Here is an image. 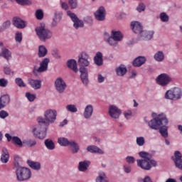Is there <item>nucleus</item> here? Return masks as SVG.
Wrapping results in <instances>:
<instances>
[{
    "mask_svg": "<svg viewBox=\"0 0 182 182\" xmlns=\"http://www.w3.org/2000/svg\"><path fill=\"white\" fill-rule=\"evenodd\" d=\"M44 118L43 117H38L37 122L38 124H36L33 127L32 132L36 137L43 140L46 137V128L42 127V124L45 126H50L56 122V117H58V111L56 109H48L44 112Z\"/></svg>",
    "mask_w": 182,
    "mask_h": 182,
    "instance_id": "1",
    "label": "nucleus"
},
{
    "mask_svg": "<svg viewBox=\"0 0 182 182\" xmlns=\"http://www.w3.org/2000/svg\"><path fill=\"white\" fill-rule=\"evenodd\" d=\"M154 117L149 122H148V126L151 130H159L161 136L165 139L168 137V118L165 113L157 114L156 112L152 113Z\"/></svg>",
    "mask_w": 182,
    "mask_h": 182,
    "instance_id": "2",
    "label": "nucleus"
},
{
    "mask_svg": "<svg viewBox=\"0 0 182 182\" xmlns=\"http://www.w3.org/2000/svg\"><path fill=\"white\" fill-rule=\"evenodd\" d=\"M78 65L80 79L83 85H89V73L87 68L90 66V57L86 52L81 53L78 56Z\"/></svg>",
    "mask_w": 182,
    "mask_h": 182,
    "instance_id": "3",
    "label": "nucleus"
},
{
    "mask_svg": "<svg viewBox=\"0 0 182 182\" xmlns=\"http://www.w3.org/2000/svg\"><path fill=\"white\" fill-rule=\"evenodd\" d=\"M131 28L133 33L138 35L139 41H150L154 35V31H153L143 30V26H141V23L139 21L131 22Z\"/></svg>",
    "mask_w": 182,
    "mask_h": 182,
    "instance_id": "4",
    "label": "nucleus"
},
{
    "mask_svg": "<svg viewBox=\"0 0 182 182\" xmlns=\"http://www.w3.org/2000/svg\"><path fill=\"white\" fill-rule=\"evenodd\" d=\"M139 156L144 159H137V166L143 170H150L152 166L156 167L157 166V161L153 159V155L151 154L146 151H140Z\"/></svg>",
    "mask_w": 182,
    "mask_h": 182,
    "instance_id": "5",
    "label": "nucleus"
},
{
    "mask_svg": "<svg viewBox=\"0 0 182 182\" xmlns=\"http://www.w3.org/2000/svg\"><path fill=\"white\" fill-rule=\"evenodd\" d=\"M123 33L119 30H112L111 35L107 31L104 33V41L110 46L116 48L117 46V42H122L123 41Z\"/></svg>",
    "mask_w": 182,
    "mask_h": 182,
    "instance_id": "6",
    "label": "nucleus"
},
{
    "mask_svg": "<svg viewBox=\"0 0 182 182\" xmlns=\"http://www.w3.org/2000/svg\"><path fill=\"white\" fill-rule=\"evenodd\" d=\"M35 32L41 42H46V41L51 39L53 36V32L46 27V24L43 22L36 27Z\"/></svg>",
    "mask_w": 182,
    "mask_h": 182,
    "instance_id": "7",
    "label": "nucleus"
},
{
    "mask_svg": "<svg viewBox=\"0 0 182 182\" xmlns=\"http://www.w3.org/2000/svg\"><path fill=\"white\" fill-rule=\"evenodd\" d=\"M15 173L17 181H28L32 177V171L26 167L21 166L18 164H15Z\"/></svg>",
    "mask_w": 182,
    "mask_h": 182,
    "instance_id": "8",
    "label": "nucleus"
},
{
    "mask_svg": "<svg viewBox=\"0 0 182 182\" xmlns=\"http://www.w3.org/2000/svg\"><path fill=\"white\" fill-rule=\"evenodd\" d=\"M181 97L182 90L179 87L172 88L165 93V99L167 100H180Z\"/></svg>",
    "mask_w": 182,
    "mask_h": 182,
    "instance_id": "9",
    "label": "nucleus"
},
{
    "mask_svg": "<svg viewBox=\"0 0 182 182\" xmlns=\"http://www.w3.org/2000/svg\"><path fill=\"white\" fill-rule=\"evenodd\" d=\"M171 80H173V79L167 73L160 74L156 79L157 85H159V86H161L162 87L167 86Z\"/></svg>",
    "mask_w": 182,
    "mask_h": 182,
    "instance_id": "10",
    "label": "nucleus"
},
{
    "mask_svg": "<svg viewBox=\"0 0 182 182\" xmlns=\"http://www.w3.org/2000/svg\"><path fill=\"white\" fill-rule=\"evenodd\" d=\"M67 15L73 22V27L75 29H79V28H83V26H85V23L83 22V21L79 19V18H77V16L73 12L68 11Z\"/></svg>",
    "mask_w": 182,
    "mask_h": 182,
    "instance_id": "11",
    "label": "nucleus"
},
{
    "mask_svg": "<svg viewBox=\"0 0 182 182\" xmlns=\"http://www.w3.org/2000/svg\"><path fill=\"white\" fill-rule=\"evenodd\" d=\"M54 86L55 90L60 94L65 93V90H66V88L68 87L65 80L60 77L55 79Z\"/></svg>",
    "mask_w": 182,
    "mask_h": 182,
    "instance_id": "12",
    "label": "nucleus"
},
{
    "mask_svg": "<svg viewBox=\"0 0 182 182\" xmlns=\"http://www.w3.org/2000/svg\"><path fill=\"white\" fill-rule=\"evenodd\" d=\"M49 62H50L49 58H46L41 62L39 68L34 66L33 70L34 75H36L37 73H42L43 72H46V70H48V65H49Z\"/></svg>",
    "mask_w": 182,
    "mask_h": 182,
    "instance_id": "13",
    "label": "nucleus"
},
{
    "mask_svg": "<svg viewBox=\"0 0 182 182\" xmlns=\"http://www.w3.org/2000/svg\"><path fill=\"white\" fill-rule=\"evenodd\" d=\"M108 114L112 117V119H119L120 117V114H122V109L116 105H109L108 108Z\"/></svg>",
    "mask_w": 182,
    "mask_h": 182,
    "instance_id": "14",
    "label": "nucleus"
},
{
    "mask_svg": "<svg viewBox=\"0 0 182 182\" xmlns=\"http://www.w3.org/2000/svg\"><path fill=\"white\" fill-rule=\"evenodd\" d=\"M94 15L97 21H103L106 19V9L102 6H100Z\"/></svg>",
    "mask_w": 182,
    "mask_h": 182,
    "instance_id": "15",
    "label": "nucleus"
},
{
    "mask_svg": "<svg viewBox=\"0 0 182 182\" xmlns=\"http://www.w3.org/2000/svg\"><path fill=\"white\" fill-rule=\"evenodd\" d=\"M13 25L17 29H25V27L27 26L26 21L19 17H14L13 18Z\"/></svg>",
    "mask_w": 182,
    "mask_h": 182,
    "instance_id": "16",
    "label": "nucleus"
},
{
    "mask_svg": "<svg viewBox=\"0 0 182 182\" xmlns=\"http://www.w3.org/2000/svg\"><path fill=\"white\" fill-rule=\"evenodd\" d=\"M93 105L90 104L87 105L84 109L83 117L87 120H89V119H92V117L93 116Z\"/></svg>",
    "mask_w": 182,
    "mask_h": 182,
    "instance_id": "17",
    "label": "nucleus"
},
{
    "mask_svg": "<svg viewBox=\"0 0 182 182\" xmlns=\"http://www.w3.org/2000/svg\"><path fill=\"white\" fill-rule=\"evenodd\" d=\"M182 155L181 152L179 151H176L174 153V157L173 158V160L174 161L176 167L179 168V170H182Z\"/></svg>",
    "mask_w": 182,
    "mask_h": 182,
    "instance_id": "18",
    "label": "nucleus"
},
{
    "mask_svg": "<svg viewBox=\"0 0 182 182\" xmlns=\"http://www.w3.org/2000/svg\"><path fill=\"white\" fill-rule=\"evenodd\" d=\"M9 103H11V97H9V95L6 94L2 95L0 97V109L6 107Z\"/></svg>",
    "mask_w": 182,
    "mask_h": 182,
    "instance_id": "19",
    "label": "nucleus"
},
{
    "mask_svg": "<svg viewBox=\"0 0 182 182\" xmlns=\"http://www.w3.org/2000/svg\"><path fill=\"white\" fill-rule=\"evenodd\" d=\"M146 60H147L146 57L139 56L133 60L132 65L134 68H140V66H143L146 63Z\"/></svg>",
    "mask_w": 182,
    "mask_h": 182,
    "instance_id": "20",
    "label": "nucleus"
},
{
    "mask_svg": "<svg viewBox=\"0 0 182 182\" xmlns=\"http://www.w3.org/2000/svg\"><path fill=\"white\" fill-rule=\"evenodd\" d=\"M68 146L72 154H77V153H79V150H80V146H79L78 143L72 140L70 141Z\"/></svg>",
    "mask_w": 182,
    "mask_h": 182,
    "instance_id": "21",
    "label": "nucleus"
},
{
    "mask_svg": "<svg viewBox=\"0 0 182 182\" xmlns=\"http://www.w3.org/2000/svg\"><path fill=\"white\" fill-rule=\"evenodd\" d=\"M0 161L3 164H6L9 161V151L6 148L2 149Z\"/></svg>",
    "mask_w": 182,
    "mask_h": 182,
    "instance_id": "22",
    "label": "nucleus"
},
{
    "mask_svg": "<svg viewBox=\"0 0 182 182\" xmlns=\"http://www.w3.org/2000/svg\"><path fill=\"white\" fill-rule=\"evenodd\" d=\"M117 76L123 77L127 73V68L126 65L121 64L119 66L117 67L115 69Z\"/></svg>",
    "mask_w": 182,
    "mask_h": 182,
    "instance_id": "23",
    "label": "nucleus"
},
{
    "mask_svg": "<svg viewBox=\"0 0 182 182\" xmlns=\"http://www.w3.org/2000/svg\"><path fill=\"white\" fill-rule=\"evenodd\" d=\"M60 21H62V12L55 13L53 22L51 23L52 28H56Z\"/></svg>",
    "mask_w": 182,
    "mask_h": 182,
    "instance_id": "24",
    "label": "nucleus"
},
{
    "mask_svg": "<svg viewBox=\"0 0 182 182\" xmlns=\"http://www.w3.org/2000/svg\"><path fill=\"white\" fill-rule=\"evenodd\" d=\"M29 85L33 87V89H35L37 90L38 89H41L42 87V81L39 80H33V79H30L28 80Z\"/></svg>",
    "mask_w": 182,
    "mask_h": 182,
    "instance_id": "25",
    "label": "nucleus"
},
{
    "mask_svg": "<svg viewBox=\"0 0 182 182\" xmlns=\"http://www.w3.org/2000/svg\"><path fill=\"white\" fill-rule=\"evenodd\" d=\"M89 166H90V162L89 161H80L78 164V170L79 171L85 172L89 168Z\"/></svg>",
    "mask_w": 182,
    "mask_h": 182,
    "instance_id": "26",
    "label": "nucleus"
},
{
    "mask_svg": "<svg viewBox=\"0 0 182 182\" xmlns=\"http://www.w3.org/2000/svg\"><path fill=\"white\" fill-rule=\"evenodd\" d=\"M94 62L97 66H102L103 65V53L97 52L94 57Z\"/></svg>",
    "mask_w": 182,
    "mask_h": 182,
    "instance_id": "27",
    "label": "nucleus"
},
{
    "mask_svg": "<svg viewBox=\"0 0 182 182\" xmlns=\"http://www.w3.org/2000/svg\"><path fill=\"white\" fill-rule=\"evenodd\" d=\"M68 68L72 69L73 72L77 73L79 72V69H77V62L75 60H69L67 62Z\"/></svg>",
    "mask_w": 182,
    "mask_h": 182,
    "instance_id": "28",
    "label": "nucleus"
},
{
    "mask_svg": "<svg viewBox=\"0 0 182 182\" xmlns=\"http://www.w3.org/2000/svg\"><path fill=\"white\" fill-rule=\"evenodd\" d=\"M27 164L32 168L33 170H36V171H38V170H41V163L38 161H33L31 160L27 161Z\"/></svg>",
    "mask_w": 182,
    "mask_h": 182,
    "instance_id": "29",
    "label": "nucleus"
},
{
    "mask_svg": "<svg viewBox=\"0 0 182 182\" xmlns=\"http://www.w3.org/2000/svg\"><path fill=\"white\" fill-rule=\"evenodd\" d=\"M48 55V48L43 45L38 46V58H45Z\"/></svg>",
    "mask_w": 182,
    "mask_h": 182,
    "instance_id": "30",
    "label": "nucleus"
},
{
    "mask_svg": "<svg viewBox=\"0 0 182 182\" xmlns=\"http://www.w3.org/2000/svg\"><path fill=\"white\" fill-rule=\"evenodd\" d=\"M166 56L164 55V53L163 51H157L154 55V59L156 60V62H163Z\"/></svg>",
    "mask_w": 182,
    "mask_h": 182,
    "instance_id": "31",
    "label": "nucleus"
},
{
    "mask_svg": "<svg viewBox=\"0 0 182 182\" xmlns=\"http://www.w3.org/2000/svg\"><path fill=\"white\" fill-rule=\"evenodd\" d=\"M87 151L90 153H98V154H103L105 153L102 149H99V147L93 145L88 146Z\"/></svg>",
    "mask_w": 182,
    "mask_h": 182,
    "instance_id": "32",
    "label": "nucleus"
},
{
    "mask_svg": "<svg viewBox=\"0 0 182 182\" xmlns=\"http://www.w3.org/2000/svg\"><path fill=\"white\" fill-rule=\"evenodd\" d=\"M96 182H109L107 181V176H106V173L103 171H100L98 173V176L95 179Z\"/></svg>",
    "mask_w": 182,
    "mask_h": 182,
    "instance_id": "33",
    "label": "nucleus"
},
{
    "mask_svg": "<svg viewBox=\"0 0 182 182\" xmlns=\"http://www.w3.org/2000/svg\"><path fill=\"white\" fill-rule=\"evenodd\" d=\"M58 143L63 147H68L70 144V141L65 137H60L58 139Z\"/></svg>",
    "mask_w": 182,
    "mask_h": 182,
    "instance_id": "34",
    "label": "nucleus"
},
{
    "mask_svg": "<svg viewBox=\"0 0 182 182\" xmlns=\"http://www.w3.org/2000/svg\"><path fill=\"white\" fill-rule=\"evenodd\" d=\"M34 16L37 21H42L45 17V13H43V10H42V9H38L36 10Z\"/></svg>",
    "mask_w": 182,
    "mask_h": 182,
    "instance_id": "35",
    "label": "nucleus"
},
{
    "mask_svg": "<svg viewBox=\"0 0 182 182\" xmlns=\"http://www.w3.org/2000/svg\"><path fill=\"white\" fill-rule=\"evenodd\" d=\"M44 144L48 150H55V142H53L52 139H46L44 141Z\"/></svg>",
    "mask_w": 182,
    "mask_h": 182,
    "instance_id": "36",
    "label": "nucleus"
},
{
    "mask_svg": "<svg viewBox=\"0 0 182 182\" xmlns=\"http://www.w3.org/2000/svg\"><path fill=\"white\" fill-rule=\"evenodd\" d=\"M0 56H2L3 58L9 60V59H11L12 56V53H11V51L6 48L5 49H4L3 51L0 53Z\"/></svg>",
    "mask_w": 182,
    "mask_h": 182,
    "instance_id": "37",
    "label": "nucleus"
},
{
    "mask_svg": "<svg viewBox=\"0 0 182 182\" xmlns=\"http://www.w3.org/2000/svg\"><path fill=\"white\" fill-rule=\"evenodd\" d=\"M65 110L70 113H76L77 112V107L75 104H68L65 106Z\"/></svg>",
    "mask_w": 182,
    "mask_h": 182,
    "instance_id": "38",
    "label": "nucleus"
},
{
    "mask_svg": "<svg viewBox=\"0 0 182 182\" xmlns=\"http://www.w3.org/2000/svg\"><path fill=\"white\" fill-rule=\"evenodd\" d=\"M4 75H7L8 76H14L15 75V71L11 69V67L8 65H5L4 66Z\"/></svg>",
    "mask_w": 182,
    "mask_h": 182,
    "instance_id": "39",
    "label": "nucleus"
},
{
    "mask_svg": "<svg viewBox=\"0 0 182 182\" xmlns=\"http://www.w3.org/2000/svg\"><path fill=\"white\" fill-rule=\"evenodd\" d=\"M159 18L161 19V22L167 23L170 21V16L166 12H161L159 14Z\"/></svg>",
    "mask_w": 182,
    "mask_h": 182,
    "instance_id": "40",
    "label": "nucleus"
},
{
    "mask_svg": "<svg viewBox=\"0 0 182 182\" xmlns=\"http://www.w3.org/2000/svg\"><path fill=\"white\" fill-rule=\"evenodd\" d=\"M136 144L139 147H143L146 144V139H144V136H137Z\"/></svg>",
    "mask_w": 182,
    "mask_h": 182,
    "instance_id": "41",
    "label": "nucleus"
},
{
    "mask_svg": "<svg viewBox=\"0 0 182 182\" xmlns=\"http://www.w3.org/2000/svg\"><path fill=\"white\" fill-rule=\"evenodd\" d=\"M12 143L18 147H22L23 146V142H22V140H21L18 136H13Z\"/></svg>",
    "mask_w": 182,
    "mask_h": 182,
    "instance_id": "42",
    "label": "nucleus"
},
{
    "mask_svg": "<svg viewBox=\"0 0 182 182\" xmlns=\"http://www.w3.org/2000/svg\"><path fill=\"white\" fill-rule=\"evenodd\" d=\"M23 144H26L27 147H33L36 145V141L35 139H28L23 141Z\"/></svg>",
    "mask_w": 182,
    "mask_h": 182,
    "instance_id": "43",
    "label": "nucleus"
},
{
    "mask_svg": "<svg viewBox=\"0 0 182 182\" xmlns=\"http://www.w3.org/2000/svg\"><path fill=\"white\" fill-rule=\"evenodd\" d=\"M15 83L18 86V87H26V85H25V82H23V80L21 77H16L15 79Z\"/></svg>",
    "mask_w": 182,
    "mask_h": 182,
    "instance_id": "44",
    "label": "nucleus"
},
{
    "mask_svg": "<svg viewBox=\"0 0 182 182\" xmlns=\"http://www.w3.org/2000/svg\"><path fill=\"white\" fill-rule=\"evenodd\" d=\"M26 97L28 99V102H34L35 99H36V95L26 92Z\"/></svg>",
    "mask_w": 182,
    "mask_h": 182,
    "instance_id": "45",
    "label": "nucleus"
},
{
    "mask_svg": "<svg viewBox=\"0 0 182 182\" xmlns=\"http://www.w3.org/2000/svg\"><path fill=\"white\" fill-rule=\"evenodd\" d=\"M136 10L139 14H141V12H144V11H146V5H144V3H139V5L137 6Z\"/></svg>",
    "mask_w": 182,
    "mask_h": 182,
    "instance_id": "46",
    "label": "nucleus"
},
{
    "mask_svg": "<svg viewBox=\"0 0 182 182\" xmlns=\"http://www.w3.org/2000/svg\"><path fill=\"white\" fill-rule=\"evenodd\" d=\"M18 5H31L32 4V1L31 0H15Z\"/></svg>",
    "mask_w": 182,
    "mask_h": 182,
    "instance_id": "47",
    "label": "nucleus"
},
{
    "mask_svg": "<svg viewBox=\"0 0 182 182\" xmlns=\"http://www.w3.org/2000/svg\"><path fill=\"white\" fill-rule=\"evenodd\" d=\"M68 4L72 9H76L77 8V0H68Z\"/></svg>",
    "mask_w": 182,
    "mask_h": 182,
    "instance_id": "48",
    "label": "nucleus"
},
{
    "mask_svg": "<svg viewBox=\"0 0 182 182\" xmlns=\"http://www.w3.org/2000/svg\"><path fill=\"white\" fill-rule=\"evenodd\" d=\"M124 115L125 119H127V120H129V119H132V117H133V112H132V110L128 109L124 112Z\"/></svg>",
    "mask_w": 182,
    "mask_h": 182,
    "instance_id": "49",
    "label": "nucleus"
},
{
    "mask_svg": "<svg viewBox=\"0 0 182 182\" xmlns=\"http://www.w3.org/2000/svg\"><path fill=\"white\" fill-rule=\"evenodd\" d=\"M15 41H16V42H18V43H21V42H22V33H21V32L16 33Z\"/></svg>",
    "mask_w": 182,
    "mask_h": 182,
    "instance_id": "50",
    "label": "nucleus"
},
{
    "mask_svg": "<svg viewBox=\"0 0 182 182\" xmlns=\"http://www.w3.org/2000/svg\"><path fill=\"white\" fill-rule=\"evenodd\" d=\"M123 168H124V173H126L127 174L132 173V166H130L129 164H124L123 166Z\"/></svg>",
    "mask_w": 182,
    "mask_h": 182,
    "instance_id": "51",
    "label": "nucleus"
},
{
    "mask_svg": "<svg viewBox=\"0 0 182 182\" xmlns=\"http://www.w3.org/2000/svg\"><path fill=\"white\" fill-rule=\"evenodd\" d=\"M9 81L6 78L0 79V87H6L8 86Z\"/></svg>",
    "mask_w": 182,
    "mask_h": 182,
    "instance_id": "52",
    "label": "nucleus"
},
{
    "mask_svg": "<svg viewBox=\"0 0 182 182\" xmlns=\"http://www.w3.org/2000/svg\"><path fill=\"white\" fill-rule=\"evenodd\" d=\"M126 161L128 163V164H134V162L136 161V159L134 157L128 156L126 157Z\"/></svg>",
    "mask_w": 182,
    "mask_h": 182,
    "instance_id": "53",
    "label": "nucleus"
},
{
    "mask_svg": "<svg viewBox=\"0 0 182 182\" xmlns=\"http://www.w3.org/2000/svg\"><path fill=\"white\" fill-rule=\"evenodd\" d=\"M51 53L53 56H54V58H55L56 59H60V54H59V51L58 50V49L55 48L52 50Z\"/></svg>",
    "mask_w": 182,
    "mask_h": 182,
    "instance_id": "54",
    "label": "nucleus"
},
{
    "mask_svg": "<svg viewBox=\"0 0 182 182\" xmlns=\"http://www.w3.org/2000/svg\"><path fill=\"white\" fill-rule=\"evenodd\" d=\"M8 116H9V114L8 113V112L5 110L0 111V119H6Z\"/></svg>",
    "mask_w": 182,
    "mask_h": 182,
    "instance_id": "55",
    "label": "nucleus"
},
{
    "mask_svg": "<svg viewBox=\"0 0 182 182\" xmlns=\"http://www.w3.org/2000/svg\"><path fill=\"white\" fill-rule=\"evenodd\" d=\"M2 28L4 29H9V28H11V21H6L2 24Z\"/></svg>",
    "mask_w": 182,
    "mask_h": 182,
    "instance_id": "56",
    "label": "nucleus"
},
{
    "mask_svg": "<svg viewBox=\"0 0 182 182\" xmlns=\"http://www.w3.org/2000/svg\"><path fill=\"white\" fill-rule=\"evenodd\" d=\"M106 77L103 76L102 74H98L97 75V82L98 83H103L105 82Z\"/></svg>",
    "mask_w": 182,
    "mask_h": 182,
    "instance_id": "57",
    "label": "nucleus"
},
{
    "mask_svg": "<svg viewBox=\"0 0 182 182\" xmlns=\"http://www.w3.org/2000/svg\"><path fill=\"white\" fill-rule=\"evenodd\" d=\"M60 5L63 9H65V11H68V9H69V6L68 5V3L60 1Z\"/></svg>",
    "mask_w": 182,
    "mask_h": 182,
    "instance_id": "58",
    "label": "nucleus"
},
{
    "mask_svg": "<svg viewBox=\"0 0 182 182\" xmlns=\"http://www.w3.org/2000/svg\"><path fill=\"white\" fill-rule=\"evenodd\" d=\"M137 76V71L132 70L129 74V77L132 79H134V77H136Z\"/></svg>",
    "mask_w": 182,
    "mask_h": 182,
    "instance_id": "59",
    "label": "nucleus"
},
{
    "mask_svg": "<svg viewBox=\"0 0 182 182\" xmlns=\"http://www.w3.org/2000/svg\"><path fill=\"white\" fill-rule=\"evenodd\" d=\"M5 137L7 139V141H11V140L12 141V139H14L9 134H5Z\"/></svg>",
    "mask_w": 182,
    "mask_h": 182,
    "instance_id": "60",
    "label": "nucleus"
},
{
    "mask_svg": "<svg viewBox=\"0 0 182 182\" xmlns=\"http://www.w3.org/2000/svg\"><path fill=\"white\" fill-rule=\"evenodd\" d=\"M5 46L2 41H0V53L5 49Z\"/></svg>",
    "mask_w": 182,
    "mask_h": 182,
    "instance_id": "61",
    "label": "nucleus"
},
{
    "mask_svg": "<svg viewBox=\"0 0 182 182\" xmlns=\"http://www.w3.org/2000/svg\"><path fill=\"white\" fill-rule=\"evenodd\" d=\"M65 124H68V119H64L62 122H60V127H63Z\"/></svg>",
    "mask_w": 182,
    "mask_h": 182,
    "instance_id": "62",
    "label": "nucleus"
},
{
    "mask_svg": "<svg viewBox=\"0 0 182 182\" xmlns=\"http://www.w3.org/2000/svg\"><path fill=\"white\" fill-rule=\"evenodd\" d=\"M19 156H14V161H16L14 163V165L16 164V166H18V164H19V163H18V161L19 160Z\"/></svg>",
    "mask_w": 182,
    "mask_h": 182,
    "instance_id": "63",
    "label": "nucleus"
},
{
    "mask_svg": "<svg viewBox=\"0 0 182 182\" xmlns=\"http://www.w3.org/2000/svg\"><path fill=\"white\" fill-rule=\"evenodd\" d=\"M143 182H153V181H151V179H150V177L146 176L144 178Z\"/></svg>",
    "mask_w": 182,
    "mask_h": 182,
    "instance_id": "64",
    "label": "nucleus"
}]
</instances>
